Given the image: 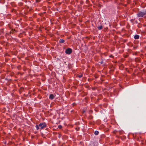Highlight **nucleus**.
I'll list each match as a JSON object with an SVG mask.
<instances>
[{"label":"nucleus","mask_w":146,"mask_h":146,"mask_svg":"<svg viewBox=\"0 0 146 146\" xmlns=\"http://www.w3.org/2000/svg\"><path fill=\"white\" fill-rule=\"evenodd\" d=\"M146 15V11H140L137 14V15L138 17H142Z\"/></svg>","instance_id":"f257e3e1"},{"label":"nucleus","mask_w":146,"mask_h":146,"mask_svg":"<svg viewBox=\"0 0 146 146\" xmlns=\"http://www.w3.org/2000/svg\"><path fill=\"white\" fill-rule=\"evenodd\" d=\"M39 127L41 129H43L46 127V124L45 123H40L39 125Z\"/></svg>","instance_id":"f03ea898"},{"label":"nucleus","mask_w":146,"mask_h":146,"mask_svg":"<svg viewBox=\"0 0 146 146\" xmlns=\"http://www.w3.org/2000/svg\"><path fill=\"white\" fill-rule=\"evenodd\" d=\"M72 52V50L71 48H68L66 50V53L68 54H70Z\"/></svg>","instance_id":"7ed1b4c3"},{"label":"nucleus","mask_w":146,"mask_h":146,"mask_svg":"<svg viewBox=\"0 0 146 146\" xmlns=\"http://www.w3.org/2000/svg\"><path fill=\"white\" fill-rule=\"evenodd\" d=\"M54 96L53 94H51L49 96V98L51 100H52L54 99Z\"/></svg>","instance_id":"20e7f679"},{"label":"nucleus","mask_w":146,"mask_h":146,"mask_svg":"<svg viewBox=\"0 0 146 146\" xmlns=\"http://www.w3.org/2000/svg\"><path fill=\"white\" fill-rule=\"evenodd\" d=\"M134 38L135 39H138L139 38V36L138 35H135L134 36Z\"/></svg>","instance_id":"39448f33"},{"label":"nucleus","mask_w":146,"mask_h":146,"mask_svg":"<svg viewBox=\"0 0 146 146\" xmlns=\"http://www.w3.org/2000/svg\"><path fill=\"white\" fill-rule=\"evenodd\" d=\"M64 40L62 39H60V42L63 43L64 42Z\"/></svg>","instance_id":"423d86ee"},{"label":"nucleus","mask_w":146,"mask_h":146,"mask_svg":"<svg viewBox=\"0 0 146 146\" xmlns=\"http://www.w3.org/2000/svg\"><path fill=\"white\" fill-rule=\"evenodd\" d=\"M102 28V26H99L98 27L99 30H101Z\"/></svg>","instance_id":"0eeeda50"},{"label":"nucleus","mask_w":146,"mask_h":146,"mask_svg":"<svg viewBox=\"0 0 146 146\" xmlns=\"http://www.w3.org/2000/svg\"><path fill=\"white\" fill-rule=\"evenodd\" d=\"M99 133V132L98 131H96L94 132V134L96 135H97Z\"/></svg>","instance_id":"6e6552de"},{"label":"nucleus","mask_w":146,"mask_h":146,"mask_svg":"<svg viewBox=\"0 0 146 146\" xmlns=\"http://www.w3.org/2000/svg\"><path fill=\"white\" fill-rule=\"evenodd\" d=\"M39 125H36V129H37V130H38V129H39Z\"/></svg>","instance_id":"1a4fd4ad"},{"label":"nucleus","mask_w":146,"mask_h":146,"mask_svg":"<svg viewBox=\"0 0 146 146\" xmlns=\"http://www.w3.org/2000/svg\"><path fill=\"white\" fill-rule=\"evenodd\" d=\"M58 128H59V129H61L62 128V126H61V125H59L58 126Z\"/></svg>","instance_id":"9d476101"},{"label":"nucleus","mask_w":146,"mask_h":146,"mask_svg":"<svg viewBox=\"0 0 146 146\" xmlns=\"http://www.w3.org/2000/svg\"><path fill=\"white\" fill-rule=\"evenodd\" d=\"M78 76V77H79V78H81V77H82V75H79V76Z\"/></svg>","instance_id":"9b49d317"},{"label":"nucleus","mask_w":146,"mask_h":146,"mask_svg":"<svg viewBox=\"0 0 146 146\" xmlns=\"http://www.w3.org/2000/svg\"><path fill=\"white\" fill-rule=\"evenodd\" d=\"M40 0H36V1L37 2H38L40 1Z\"/></svg>","instance_id":"f8f14e48"},{"label":"nucleus","mask_w":146,"mask_h":146,"mask_svg":"<svg viewBox=\"0 0 146 146\" xmlns=\"http://www.w3.org/2000/svg\"><path fill=\"white\" fill-rule=\"evenodd\" d=\"M103 62H102V61L101 62V64H102V63H103Z\"/></svg>","instance_id":"ddd939ff"}]
</instances>
